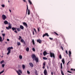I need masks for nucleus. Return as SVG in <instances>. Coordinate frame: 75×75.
Returning <instances> with one entry per match:
<instances>
[{"mask_svg":"<svg viewBox=\"0 0 75 75\" xmlns=\"http://www.w3.org/2000/svg\"><path fill=\"white\" fill-rule=\"evenodd\" d=\"M13 47H9L7 48V51H8V52L7 53V55H8L10 52H11V50H13Z\"/></svg>","mask_w":75,"mask_h":75,"instance_id":"1","label":"nucleus"},{"mask_svg":"<svg viewBox=\"0 0 75 75\" xmlns=\"http://www.w3.org/2000/svg\"><path fill=\"white\" fill-rule=\"evenodd\" d=\"M50 57L51 58H55V54L53 53H52L51 52H50Z\"/></svg>","mask_w":75,"mask_h":75,"instance_id":"2","label":"nucleus"},{"mask_svg":"<svg viewBox=\"0 0 75 75\" xmlns=\"http://www.w3.org/2000/svg\"><path fill=\"white\" fill-rule=\"evenodd\" d=\"M31 57H32V58L33 59V61H34V58L35 59V58H36V56L34 54H33L31 55Z\"/></svg>","mask_w":75,"mask_h":75,"instance_id":"3","label":"nucleus"},{"mask_svg":"<svg viewBox=\"0 0 75 75\" xmlns=\"http://www.w3.org/2000/svg\"><path fill=\"white\" fill-rule=\"evenodd\" d=\"M2 19L4 20H6V19L7 18V17H6V16L4 15H3L2 16Z\"/></svg>","mask_w":75,"mask_h":75,"instance_id":"4","label":"nucleus"},{"mask_svg":"<svg viewBox=\"0 0 75 75\" xmlns=\"http://www.w3.org/2000/svg\"><path fill=\"white\" fill-rule=\"evenodd\" d=\"M23 24L26 28H27V27H28V25H27V24L26 23L23 22Z\"/></svg>","mask_w":75,"mask_h":75,"instance_id":"5","label":"nucleus"},{"mask_svg":"<svg viewBox=\"0 0 75 75\" xmlns=\"http://www.w3.org/2000/svg\"><path fill=\"white\" fill-rule=\"evenodd\" d=\"M47 36V37H49V35H48V34L47 33H45V34H44L42 36V37L44 38L45 36Z\"/></svg>","mask_w":75,"mask_h":75,"instance_id":"6","label":"nucleus"},{"mask_svg":"<svg viewBox=\"0 0 75 75\" xmlns=\"http://www.w3.org/2000/svg\"><path fill=\"white\" fill-rule=\"evenodd\" d=\"M44 74L45 75H47L48 74V73H47V70L46 69H45L44 72Z\"/></svg>","mask_w":75,"mask_h":75,"instance_id":"7","label":"nucleus"},{"mask_svg":"<svg viewBox=\"0 0 75 75\" xmlns=\"http://www.w3.org/2000/svg\"><path fill=\"white\" fill-rule=\"evenodd\" d=\"M6 28L7 29V30H9V29H11V25H8V27H6Z\"/></svg>","mask_w":75,"mask_h":75,"instance_id":"8","label":"nucleus"},{"mask_svg":"<svg viewBox=\"0 0 75 75\" xmlns=\"http://www.w3.org/2000/svg\"><path fill=\"white\" fill-rule=\"evenodd\" d=\"M21 42H22V43H24V44H25V41L24 40H23V39H21Z\"/></svg>","mask_w":75,"mask_h":75,"instance_id":"9","label":"nucleus"},{"mask_svg":"<svg viewBox=\"0 0 75 75\" xmlns=\"http://www.w3.org/2000/svg\"><path fill=\"white\" fill-rule=\"evenodd\" d=\"M35 60L36 62H38V61H39V60L38 59V57H36L35 59Z\"/></svg>","mask_w":75,"mask_h":75,"instance_id":"10","label":"nucleus"},{"mask_svg":"<svg viewBox=\"0 0 75 75\" xmlns=\"http://www.w3.org/2000/svg\"><path fill=\"white\" fill-rule=\"evenodd\" d=\"M37 42H39V44H41V42H42V41L41 40H40V39L38 40H37Z\"/></svg>","mask_w":75,"mask_h":75,"instance_id":"11","label":"nucleus"},{"mask_svg":"<svg viewBox=\"0 0 75 75\" xmlns=\"http://www.w3.org/2000/svg\"><path fill=\"white\" fill-rule=\"evenodd\" d=\"M29 64L30 65V67H31V68H33L34 67V65L32 63H29Z\"/></svg>","mask_w":75,"mask_h":75,"instance_id":"12","label":"nucleus"},{"mask_svg":"<svg viewBox=\"0 0 75 75\" xmlns=\"http://www.w3.org/2000/svg\"><path fill=\"white\" fill-rule=\"evenodd\" d=\"M43 55L45 56L46 55H47V52L46 51H44L43 53Z\"/></svg>","mask_w":75,"mask_h":75,"instance_id":"13","label":"nucleus"},{"mask_svg":"<svg viewBox=\"0 0 75 75\" xmlns=\"http://www.w3.org/2000/svg\"><path fill=\"white\" fill-rule=\"evenodd\" d=\"M20 28L21 29V30H24V26H23L21 25H20Z\"/></svg>","mask_w":75,"mask_h":75,"instance_id":"14","label":"nucleus"},{"mask_svg":"<svg viewBox=\"0 0 75 75\" xmlns=\"http://www.w3.org/2000/svg\"><path fill=\"white\" fill-rule=\"evenodd\" d=\"M11 29L13 30V31H14V30H16L17 29V28L13 27L11 28Z\"/></svg>","mask_w":75,"mask_h":75,"instance_id":"15","label":"nucleus"},{"mask_svg":"<svg viewBox=\"0 0 75 75\" xmlns=\"http://www.w3.org/2000/svg\"><path fill=\"white\" fill-rule=\"evenodd\" d=\"M4 23L5 24H8V23L7 21H4Z\"/></svg>","mask_w":75,"mask_h":75,"instance_id":"16","label":"nucleus"},{"mask_svg":"<svg viewBox=\"0 0 75 75\" xmlns=\"http://www.w3.org/2000/svg\"><path fill=\"white\" fill-rule=\"evenodd\" d=\"M62 62H63V64H65V60L64 59H62Z\"/></svg>","mask_w":75,"mask_h":75,"instance_id":"17","label":"nucleus"},{"mask_svg":"<svg viewBox=\"0 0 75 75\" xmlns=\"http://www.w3.org/2000/svg\"><path fill=\"white\" fill-rule=\"evenodd\" d=\"M22 68L23 69H25V65H24V64L22 65Z\"/></svg>","mask_w":75,"mask_h":75,"instance_id":"18","label":"nucleus"},{"mask_svg":"<svg viewBox=\"0 0 75 75\" xmlns=\"http://www.w3.org/2000/svg\"><path fill=\"white\" fill-rule=\"evenodd\" d=\"M19 58L20 59H22L23 58V56L21 55H20L19 56Z\"/></svg>","mask_w":75,"mask_h":75,"instance_id":"19","label":"nucleus"},{"mask_svg":"<svg viewBox=\"0 0 75 75\" xmlns=\"http://www.w3.org/2000/svg\"><path fill=\"white\" fill-rule=\"evenodd\" d=\"M71 52L70 51H69V57H71Z\"/></svg>","mask_w":75,"mask_h":75,"instance_id":"20","label":"nucleus"},{"mask_svg":"<svg viewBox=\"0 0 75 75\" xmlns=\"http://www.w3.org/2000/svg\"><path fill=\"white\" fill-rule=\"evenodd\" d=\"M43 59H44V60H47V59H48V58L45 57H43Z\"/></svg>","mask_w":75,"mask_h":75,"instance_id":"21","label":"nucleus"},{"mask_svg":"<svg viewBox=\"0 0 75 75\" xmlns=\"http://www.w3.org/2000/svg\"><path fill=\"white\" fill-rule=\"evenodd\" d=\"M29 47H27L26 48V51H27L28 52V51H29Z\"/></svg>","mask_w":75,"mask_h":75,"instance_id":"22","label":"nucleus"},{"mask_svg":"<svg viewBox=\"0 0 75 75\" xmlns=\"http://www.w3.org/2000/svg\"><path fill=\"white\" fill-rule=\"evenodd\" d=\"M27 9H26V14H27V11L28 10V5H27Z\"/></svg>","mask_w":75,"mask_h":75,"instance_id":"23","label":"nucleus"},{"mask_svg":"<svg viewBox=\"0 0 75 75\" xmlns=\"http://www.w3.org/2000/svg\"><path fill=\"white\" fill-rule=\"evenodd\" d=\"M32 42L33 45H35V42H34V39H33L32 40Z\"/></svg>","mask_w":75,"mask_h":75,"instance_id":"24","label":"nucleus"},{"mask_svg":"<svg viewBox=\"0 0 75 75\" xmlns=\"http://www.w3.org/2000/svg\"><path fill=\"white\" fill-rule=\"evenodd\" d=\"M28 2L30 4H32V2H31V0H28Z\"/></svg>","mask_w":75,"mask_h":75,"instance_id":"25","label":"nucleus"},{"mask_svg":"<svg viewBox=\"0 0 75 75\" xmlns=\"http://www.w3.org/2000/svg\"><path fill=\"white\" fill-rule=\"evenodd\" d=\"M28 15H30V11L29 9H28Z\"/></svg>","mask_w":75,"mask_h":75,"instance_id":"26","label":"nucleus"},{"mask_svg":"<svg viewBox=\"0 0 75 75\" xmlns=\"http://www.w3.org/2000/svg\"><path fill=\"white\" fill-rule=\"evenodd\" d=\"M59 59H62V56H61V54H60L59 55Z\"/></svg>","mask_w":75,"mask_h":75,"instance_id":"27","label":"nucleus"},{"mask_svg":"<svg viewBox=\"0 0 75 75\" xmlns=\"http://www.w3.org/2000/svg\"><path fill=\"white\" fill-rule=\"evenodd\" d=\"M4 60H2V61H1L0 63V64H3V63H4Z\"/></svg>","mask_w":75,"mask_h":75,"instance_id":"28","label":"nucleus"},{"mask_svg":"<svg viewBox=\"0 0 75 75\" xmlns=\"http://www.w3.org/2000/svg\"><path fill=\"white\" fill-rule=\"evenodd\" d=\"M3 41L2 40V38L1 36H0V42H1Z\"/></svg>","mask_w":75,"mask_h":75,"instance_id":"29","label":"nucleus"},{"mask_svg":"<svg viewBox=\"0 0 75 75\" xmlns=\"http://www.w3.org/2000/svg\"><path fill=\"white\" fill-rule=\"evenodd\" d=\"M19 72L21 73V74H23V72H22V71L21 70H19Z\"/></svg>","mask_w":75,"mask_h":75,"instance_id":"30","label":"nucleus"},{"mask_svg":"<svg viewBox=\"0 0 75 75\" xmlns=\"http://www.w3.org/2000/svg\"><path fill=\"white\" fill-rule=\"evenodd\" d=\"M4 66H5V64H2V67L3 68H4Z\"/></svg>","mask_w":75,"mask_h":75,"instance_id":"31","label":"nucleus"},{"mask_svg":"<svg viewBox=\"0 0 75 75\" xmlns=\"http://www.w3.org/2000/svg\"><path fill=\"white\" fill-rule=\"evenodd\" d=\"M54 34H55L56 35H58V33H56L55 32H54Z\"/></svg>","mask_w":75,"mask_h":75,"instance_id":"32","label":"nucleus"},{"mask_svg":"<svg viewBox=\"0 0 75 75\" xmlns=\"http://www.w3.org/2000/svg\"><path fill=\"white\" fill-rule=\"evenodd\" d=\"M32 50L33 51H34V52L35 51V48H32Z\"/></svg>","mask_w":75,"mask_h":75,"instance_id":"33","label":"nucleus"},{"mask_svg":"<svg viewBox=\"0 0 75 75\" xmlns=\"http://www.w3.org/2000/svg\"><path fill=\"white\" fill-rule=\"evenodd\" d=\"M27 73L28 74H30V72L28 70L27 71Z\"/></svg>","mask_w":75,"mask_h":75,"instance_id":"34","label":"nucleus"},{"mask_svg":"<svg viewBox=\"0 0 75 75\" xmlns=\"http://www.w3.org/2000/svg\"><path fill=\"white\" fill-rule=\"evenodd\" d=\"M61 70L62 71V68H63V67H62V66H61Z\"/></svg>","mask_w":75,"mask_h":75,"instance_id":"35","label":"nucleus"},{"mask_svg":"<svg viewBox=\"0 0 75 75\" xmlns=\"http://www.w3.org/2000/svg\"><path fill=\"white\" fill-rule=\"evenodd\" d=\"M3 72H4V70H3L2 71H1L0 72V74H2V73H3Z\"/></svg>","mask_w":75,"mask_h":75,"instance_id":"36","label":"nucleus"},{"mask_svg":"<svg viewBox=\"0 0 75 75\" xmlns=\"http://www.w3.org/2000/svg\"><path fill=\"white\" fill-rule=\"evenodd\" d=\"M1 6L2 7H5V5H4V4L1 5Z\"/></svg>","mask_w":75,"mask_h":75,"instance_id":"37","label":"nucleus"},{"mask_svg":"<svg viewBox=\"0 0 75 75\" xmlns=\"http://www.w3.org/2000/svg\"><path fill=\"white\" fill-rule=\"evenodd\" d=\"M5 34L4 33L2 34V35L3 36V37H5Z\"/></svg>","mask_w":75,"mask_h":75,"instance_id":"38","label":"nucleus"},{"mask_svg":"<svg viewBox=\"0 0 75 75\" xmlns=\"http://www.w3.org/2000/svg\"><path fill=\"white\" fill-rule=\"evenodd\" d=\"M16 72L18 74V75H19V71H16Z\"/></svg>","mask_w":75,"mask_h":75,"instance_id":"39","label":"nucleus"},{"mask_svg":"<svg viewBox=\"0 0 75 75\" xmlns=\"http://www.w3.org/2000/svg\"><path fill=\"white\" fill-rule=\"evenodd\" d=\"M49 39L50 40H53V38H49Z\"/></svg>","mask_w":75,"mask_h":75,"instance_id":"40","label":"nucleus"},{"mask_svg":"<svg viewBox=\"0 0 75 75\" xmlns=\"http://www.w3.org/2000/svg\"><path fill=\"white\" fill-rule=\"evenodd\" d=\"M61 48L62 50L63 51H64V49H63V47L62 46L61 47Z\"/></svg>","mask_w":75,"mask_h":75,"instance_id":"41","label":"nucleus"},{"mask_svg":"<svg viewBox=\"0 0 75 75\" xmlns=\"http://www.w3.org/2000/svg\"><path fill=\"white\" fill-rule=\"evenodd\" d=\"M68 72H69V73H70V74H72V72L69 71H67Z\"/></svg>","mask_w":75,"mask_h":75,"instance_id":"42","label":"nucleus"},{"mask_svg":"<svg viewBox=\"0 0 75 75\" xmlns=\"http://www.w3.org/2000/svg\"><path fill=\"white\" fill-rule=\"evenodd\" d=\"M43 66H45V62L43 63Z\"/></svg>","mask_w":75,"mask_h":75,"instance_id":"43","label":"nucleus"},{"mask_svg":"<svg viewBox=\"0 0 75 75\" xmlns=\"http://www.w3.org/2000/svg\"><path fill=\"white\" fill-rule=\"evenodd\" d=\"M19 40H20V38L21 39L22 38H21V36H19Z\"/></svg>","mask_w":75,"mask_h":75,"instance_id":"44","label":"nucleus"},{"mask_svg":"<svg viewBox=\"0 0 75 75\" xmlns=\"http://www.w3.org/2000/svg\"><path fill=\"white\" fill-rule=\"evenodd\" d=\"M66 53L67 54H68V51L67 50H66Z\"/></svg>","mask_w":75,"mask_h":75,"instance_id":"45","label":"nucleus"},{"mask_svg":"<svg viewBox=\"0 0 75 75\" xmlns=\"http://www.w3.org/2000/svg\"><path fill=\"white\" fill-rule=\"evenodd\" d=\"M38 32H40V29H39V28H38Z\"/></svg>","mask_w":75,"mask_h":75,"instance_id":"46","label":"nucleus"},{"mask_svg":"<svg viewBox=\"0 0 75 75\" xmlns=\"http://www.w3.org/2000/svg\"><path fill=\"white\" fill-rule=\"evenodd\" d=\"M15 33H17V30H15L14 31Z\"/></svg>","mask_w":75,"mask_h":75,"instance_id":"47","label":"nucleus"},{"mask_svg":"<svg viewBox=\"0 0 75 75\" xmlns=\"http://www.w3.org/2000/svg\"><path fill=\"white\" fill-rule=\"evenodd\" d=\"M7 41H10V40L8 39H7Z\"/></svg>","mask_w":75,"mask_h":75,"instance_id":"48","label":"nucleus"},{"mask_svg":"<svg viewBox=\"0 0 75 75\" xmlns=\"http://www.w3.org/2000/svg\"><path fill=\"white\" fill-rule=\"evenodd\" d=\"M8 25H11L10 23H8Z\"/></svg>","mask_w":75,"mask_h":75,"instance_id":"49","label":"nucleus"},{"mask_svg":"<svg viewBox=\"0 0 75 75\" xmlns=\"http://www.w3.org/2000/svg\"><path fill=\"white\" fill-rule=\"evenodd\" d=\"M43 69H45V66H43Z\"/></svg>","mask_w":75,"mask_h":75,"instance_id":"50","label":"nucleus"},{"mask_svg":"<svg viewBox=\"0 0 75 75\" xmlns=\"http://www.w3.org/2000/svg\"><path fill=\"white\" fill-rule=\"evenodd\" d=\"M61 66H62V63H61L60 64Z\"/></svg>","mask_w":75,"mask_h":75,"instance_id":"51","label":"nucleus"},{"mask_svg":"<svg viewBox=\"0 0 75 75\" xmlns=\"http://www.w3.org/2000/svg\"><path fill=\"white\" fill-rule=\"evenodd\" d=\"M33 35H34V31H33Z\"/></svg>","mask_w":75,"mask_h":75,"instance_id":"52","label":"nucleus"},{"mask_svg":"<svg viewBox=\"0 0 75 75\" xmlns=\"http://www.w3.org/2000/svg\"><path fill=\"white\" fill-rule=\"evenodd\" d=\"M33 30H35V31L36 30L35 29V28H34L33 29Z\"/></svg>","mask_w":75,"mask_h":75,"instance_id":"53","label":"nucleus"},{"mask_svg":"<svg viewBox=\"0 0 75 75\" xmlns=\"http://www.w3.org/2000/svg\"><path fill=\"white\" fill-rule=\"evenodd\" d=\"M23 0L24 2H26V1H25V0Z\"/></svg>","mask_w":75,"mask_h":75,"instance_id":"54","label":"nucleus"},{"mask_svg":"<svg viewBox=\"0 0 75 75\" xmlns=\"http://www.w3.org/2000/svg\"><path fill=\"white\" fill-rule=\"evenodd\" d=\"M17 30L18 31H19V28H18L17 29Z\"/></svg>","mask_w":75,"mask_h":75,"instance_id":"55","label":"nucleus"},{"mask_svg":"<svg viewBox=\"0 0 75 75\" xmlns=\"http://www.w3.org/2000/svg\"><path fill=\"white\" fill-rule=\"evenodd\" d=\"M71 71H74V69H71Z\"/></svg>","mask_w":75,"mask_h":75,"instance_id":"56","label":"nucleus"},{"mask_svg":"<svg viewBox=\"0 0 75 75\" xmlns=\"http://www.w3.org/2000/svg\"><path fill=\"white\" fill-rule=\"evenodd\" d=\"M70 62V61L69 62H68L67 64V65H68L69 64V63Z\"/></svg>","mask_w":75,"mask_h":75,"instance_id":"57","label":"nucleus"},{"mask_svg":"<svg viewBox=\"0 0 75 75\" xmlns=\"http://www.w3.org/2000/svg\"><path fill=\"white\" fill-rule=\"evenodd\" d=\"M51 74H52V75H53V72H51Z\"/></svg>","mask_w":75,"mask_h":75,"instance_id":"58","label":"nucleus"},{"mask_svg":"<svg viewBox=\"0 0 75 75\" xmlns=\"http://www.w3.org/2000/svg\"><path fill=\"white\" fill-rule=\"evenodd\" d=\"M5 44H7V42H5Z\"/></svg>","mask_w":75,"mask_h":75,"instance_id":"59","label":"nucleus"},{"mask_svg":"<svg viewBox=\"0 0 75 75\" xmlns=\"http://www.w3.org/2000/svg\"><path fill=\"white\" fill-rule=\"evenodd\" d=\"M18 45H19V42H18Z\"/></svg>","mask_w":75,"mask_h":75,"instance_id":"60","label":"nucleus"},{"mask_svg":"<svg viewBox=\"0 0 75 75\" xmlns=\"http://www.w3.org/2000/svg\"><path fill=\"white\" fill-rule=\"evenodd\" d=\"M4 32V30H2L1 31V33H3V32Z\"/></svg>","mask_w":75,"mask_h":75,"instance_id":"61","label":"nucleus"},{"mask_svg":"<svg viewBox=\"0 0 75 75\" xmlns=\"http://www.w3.org/2000/svg\"><path fill=\"white\" fill-rule=\"evenodd\" d=\"M21 45V43H20V42L19 43V45Z\"/></svg>","mask_w":75,"mask_h":75,"instance_id":"62","label":"nucleus"},{"mask_svg":"<svg viewBox=\"0 0 75 75\" xmlns=\"http://www.w3.org/2000/svg\"><path fill=\"white\" fill-rule=\"evenodd\" d=\"M9 11H10V12L11 13V10H9Z\"/></svg>","mask_w":75,"mask_h":75,"instance_id":"63","label":"nucleus"},{"mask_svg":"<svg viewBox=\"0 0 75 75\" xmlns=\"http://www.w3.org/2000/svg\"><path fill=\"white\" fill-rule=\"evenodd\" d=\"M35 31V33H37V30H36Z\"/></svg>","mask_w":75,"mask_h":75,"instance_id":"64","label":"nucleus"}]
</instances>
